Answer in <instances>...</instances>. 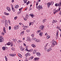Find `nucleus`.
Returning <instances> with one entry per match:
<instances>
[{
	"label": "nucleus",
	"mask_w": 61,
	"mask_h": 61,
	"mask_svg": "<svg viewBox=\"0 0 61 61\" xmlns=\"http://www.w3.org/2000/svg\"><path fill=\"white\" fill-rule=\"evenodd\" d=\"M57 44L56 43V41H55L54 40H52V44H51V46L52 47H54L55 45H56Z\"/></svg>",
	"instance_id": "nucleus-1"
},
{
	"label": "nucleus",
	"mask_w": 61,
	"mask_h": 61,
	"mask_svg": "<svg viewBox=\"0 0 61 61\" xmlns=\"http://www.w3.org/2000/svg\"><path fill=\"white\" fill-rule=\"evenodd\" d=\"M32 40H35L36 42H41V40H40L39 39L37 40L36 38H32Z\"/></svg>",
	"instance_id": "nucleus-2"
},
{
	"label": "nucleus",
	"mask_w": 61,
	"mask_h": 61,
	"mask_svg": "<svg viewBox=\"0 0 61 61\" xmlns=\"http://www.w3.org/2000/svg\"><path fill=\"white\" fill-rule=\"evenodd\" d=\"M48 44V43H47L46 46H45L44 47V49L45 50V51H47V46Z\"/></svg>",
	"instance_id": "nucleus-3"
},
{
	"label": "nucleus",
	"mask_w": 61,
	"mask_h": 61,
	"mask_svg": "<svg viewBox=\"0 0 61 61\" xmlns=\"http://www.w3.org/2000/svg\"><path fill=\"white\" fill-rule=\"evenodd\" d=\"M19 26L18 25H16L14 26V29L15 30H17L18 29H19Z\"/></svg>",
	"instance_id": "nucleus-4"
},
{
	"label": "nucleus",
	"mask_w": 61,
	"mask_h": 61,
	"mask_svg": "<svg viewBox=\"0 0 61 61\" xmlns=\"http://www.w3.org/2000/svg\"><path fill=\"white\" fill-rule=\"evenodd\" d=\"M4 39H3V37L2 36H0V43L1 42H2V41H4Z\"/></svg>",
	"instance_id": "nucleus-5"
},
{
	"label": "nucleus",
	"mask_w": 61,
	"mask_h": 61,
	"mask_svg": "<svg viewBox=\"0 0 61 61\" xmlns=\"http://www.w3.org/2000/svg\"><path fill=\"white\" fill-rule=\"evenodd\" d=\"M44 28V26L43 25H41L39 27V29L43 30V29Z\"/></svg>",
	"instance_id": "nucleus-6"
},
{
	"label": "nucleus",
	"mask_w": 61,
	"mask_h": 61,
	"mask_svg": "<svg viewBox=\"0 0 61 61\" xmlns=\"http://www.w3.org/2000/svg\"><path fill=\"white\" fill-rule=\"evenodd\" d=\"M38 9L39 10V11H40V9H43V8H42V6L41 5L40 6L39 5L38 7Z\"/></svg>",
	"instance_id": "nucleus-7"
},
{
	"label": "nucleus",
	"mask_w": 61,
	"mask_h": 61,
	"mask_svg": "<svg viewBox=\"0 0 61 61\" xmlns=\"http://www.w3.org/2000/svg\"><path fill=\"white\" fill-rule=\"evenodd\" d=\"M25 50L27 51L28 52H32V51H33V49H31L30 50H27V47H26Z\"/></svg>",
	"instance_id": "nucleus-8"
},
{
	"label": "nucleus",
	"mask_w": 61,
	"mask_h": 61,
	"mask_svg": "<svg viewBox=\"0 0 61 61\" xmlns=\"http://www.w3.org/2000/svg\"><path fill=\"white\" fill-rule=\"evenodd\" d=\"M27 39L28 41H29V42H30L31 41V40H30L31 39L28 36L27 37Z\"/></svg>",
	"instance_id": "nucleus-9"
},
{
	"label": "nucleus",
	"mask_w": 61,
	"mask_h": 61,
	"mask_svg": "<svg viewBox=\"0 0 61 61\" xmlns=\"http://www.w3.org/2000/svg\"><path fill=\"white\" fill-rule=\"evenodd\" d=\"M58 6L59 7V8L61 7V0L60 1V2L58 4Z\"/></svg>",
	"instance_id": "nucleus-10"
},
{
	"label": "nucleus",
	"mask_w": 61,
	"mask_h": 61,
	"mask_svg": "<svg viewBox=\"0 0 61 61\" xmlns=\"http://www.w3.org/2000/svg\"><path fill=\"white\" fill-rule=\"evenodd\" d=\"M6 8L8 11H11V9L9 7H7Z\"/></svg>",
	"instance_id": "nucleus-11"
},
{
	"label": "nucleus",
	"mask_w": 61,
	"mask_h": 61,
	"mask_svg": "<svg viewBox=\"0 0 61 61\" xmlns=\"http://www.w3.org/2000/svg\"><path fill=\"white\" fill-rule=\"evenodd\" d=\"M25 55V56L27 57L28 56H30V54L29 53H28L26 54Z\"/></svg>",
	"instance_id": "nucleus-12"
},
{
	"label": "nucleus",
	"mask_w": 61,
	"mask_h": 61,
	"mask_svg": "<svg viewBox=\"0 0 61 61\" xmlns=\"http://www.w3.org/2000/svg\"><path fill=\"white\" fill-rule=\"evenodd\" d=\"M58 30H57L56 36V39H57V38H58Z\"/></svg>",
	"instance_id": "nucleus-13"
},
{
	"label": "nucleus",
	"mask_w": 61,
	"mask_h": 61,
	"mask_svg": "<svg viewBox=\"0 0 61 61\" xmlns=\"http://www.w3.org/2000/svg\"><path fill=\"white\" fill-rule=\"evenodd\" d=\"M20 50L21 51H24V49H24V48H23V47H22V46H20Z\"/></svg>",
	"instance_id": "nucleus-14"
},
{
	"label": "nucleus",
	"mask_w": 61,
	"mask_h": 61,
	"mask_svg": "<svg viewBox=\"0 0 61 61\" xmlns=\"http://www.w3.org/2000/svg\"><path fill=\"white\" fill-rule=\"evenodd\" d=\"M36 54L38 56H41V54L39 52H37L36 53Z\"/></svg>",
	"instance_id": "nucleus-15"
},
{
	"label": "nucleus",
	"mask_w": 61,
	"mask_h": 61,
	"mask_svg": "<svg viewBox=\"0 0 61 61\" xmlns=\"http://www.w3.org/2000/svg\"><path fill=\"white\" fill-rule=\"evenodd\" d=\"M53 14L54 15H55L56 13H57L56 12V10H55V9H54L53 10Z\"/></svg>",
	"instance_id": "nucleus-16"
},
{
	"label": "nucleus",
	"mask_w": 61,
	"mask_h": 61,
	"mask_svg": "<svg viewBox=\"0 0 61 61\" xmlns=\"http://www.w3.org/2000/svg\"><path fill=\"white\" fill-rule=\"evenodd\" d=\"M47 5H48V7L49 8L50 7V5H51V4H50V3H48L47 4Z\"/></svg>",
	"instance_id": "nucleus-17"
},
{
	"label": "nucleus",
	"mask_w": 61,
	"mask_h": 61,
	"mask_svg": "<svg viewBox=\"0 0 61 61\" xmlns=\"http://www.w3.org/2000/svg\"><path fill=\"white\" fill-rule=\"evenodd\" d=\"M3 31L5 33H6V30H5V27H3Z\"/></svg>",
	"instance_id": "nucleus-18"
},
{
	"label": "nucleus",
	"mask_w": 61,
	"mask_h": 61,
	"mask_svg": "<svg viewBox=\"0 0 61 61\" xmlns=\"http://www.w3.org/2000/svg\"><path fill=\"white\" fill-rule=\"evenodd\" d=\"M31 46L33 48L36 47V46L33 44H31Z\"/></svg>",
	"instance_id": "nucleus-19"
},
{
	"label": "nucleus",
	"mask_w": 61,
	"mask_h": 61,
	"mask_svg": "<svg viewBox=\"0 0 61 61\" xmlns=\"http://www.w3.org/2000/svg\"><path fill=\"white\" fill-rule=\"evenodd\" d=\"M46 19H44L42 21V23H45V22H46Z\"/></svg>",
	"instance_id": "nucleus-20"
},
{
	"label": "nucleus",
	"mask_w": 61,
	"mask_h": 61,
	"mask_svg": "<svg viewBox=\"0 0 61 61\" xmlns=\"http://www.w3.org/2000/svg\"><path fill=\"white\" fill-rule=\"evenodd\" d=\"M52 49L50 48L48 49L47 50V51L50 52V51H51V50H52Z\"/></svg>",
	"instance_id": "nucleus-21"
},
{
	"label": "nucleus",
	"mask_w": 61,
	"mask_h": 61,
	"mask_svg": "<svg viewBox=\"0 0 61 61\" xmlns=\"http://www.w3.org/2000/svg\"><path fill=\"white\" fill-rule=\"evenodd\" d=\"M18 55L20 57H22V55H21V54H19V53H18Z\"/></svg>",
	"instance_id": "nucleus-22"
},
{
	"label": "nucleus",
	"mask_w": 61,
	"mask_h": 61,
	"mask_svg": "<svg viewBox=\"0 0 61 61\" xmlns=\"http://www.w3.org/2000/svg\"><path fill=\"white\" fill-rule=\"evenodd\" d=\"M34 24V22H30L29 23V26H30V25H32Z\"/></svg>",
	"instance_id": "nucleus-23"
},
{
	"label": "nucleus",
	"mask_w": 61,
	"mask_h": 61,
	"mask_svg": "<svg viewBox=\"0 0 61 61\" xmlns=\"http://www.w3.org/2000/svg\"><path fill=\"white\" fill-rule=\"evenodd\" d=\"M61 9V8L60 7H59V8L57 10H56V12H58V11H60V10Z\"/></svg>",
	"instance_id": "nucleus-24"
},
{
	"label": "nucleus",
	"mask_w": 61,
	"mask_h": 61,
	"mask_svg": "<svg viewBox=\"0 0 61 61\" xmlns=\"http://www.w3.org/2000/svg\"><path fill=\"white\" fill-rule=\"evenodd\" d=\"M4 14L5 15H9V13H7L6 12H4Z\"/></svg>",
	"instance_id": "nucleus-25"
},
{
	"label": "nucleus",
	"mask_w": 61,
	"mask_h": 61,
	"mask_svg": "<svg viewBox=\"0 0 61 61\" xmlns=\"http://www.w3.org/2000/svg\"><path fill=\"white\" fill-rule=\"evenodd\" d=\"M13 5H11V8H12V10H13V12H15V10L14 9V8H13Z\"/></svg>",
	"instance_id": "nucleus-26"
},
{
	"label": "nucleus",
	"mask_w": 61,
	"mask_h": 61,
	"mask_svg": "<svg viewBox=\"0 0 61 61\" xmlns=\"http://www.w3.org/2000/svg\"><path fill=\"white\" fill-rule=\"evenodd\" d=\"M24 32H21V33H20V35L21 36H22L23 35V34H24Z\"/></svg>",
	"instance_id": "nucleus-27"
},
{
	"label": "nucleus",
	"mask_w": 61,
	"mask_h": 61,
	"mask_svg": "<svg viewBox=\"0 0 61 61\" xmlns=\"http://www.w3.org/2000/svg\"><path fill=\"white\" fill-rule=\"evenodd\" d=\"M15 8L16 9L18 8L19 7V5H17L15 6Z\"/></svg>",
	"instance_id": "nucleus-28"
},
{
	"label": "nucleus",
	"mask_w": 61,
	"mask_h": 61,
	"mask_svg": "<svg viewBox=\"0 0 61 61\" xmlns=\"http://www.w3.org/2000/svg\"><path fill=\"white\" fill-rule=\"evenodd\" d=\"M30 16H31V17H32V18H33V17H34V16H35L34 15H32V14H30Z\"/></svg>",
	"instance_id": "nucleus-29"
},
{
	"label": "nucleus",
	"mask_w": 61,
	"mask_h": 61,
	"mask_svg": "<svg viewBox=\"0 0 61 61\" xmlns=\"http://www.w3.org/2000/svg\"><path fill=\"white\" fill-rule=\"evenodd\" d=\"M50 4L51 5H53L54 4V2L53 1H51V2Z\"/></svg>",
	"instance_id": "nucleus-30"
},
{
	"label": "nucleus",
	"mask_w": 61,
	"mask_h": 61,
	"mask_svg": "<svg viewBox=\"0 0 61 61\" xmlns=\"http://www.w3.org/2000/svg\"><path fill=\"white\" fill-rule=\"evenodd\" d=\"M40 32H41V30H39L37 31L36 33H39Z\"/></svg>",
	"instance_id": "nucleus-31"
},
{
	"label": "nucleus",
	"mask_w": 61,
	"mask_h": 61,
	"mask_svg": "<svg viewBox=\"0 0 61 61\" xmlns=\"http://www.w3.org/2000/svg\"><path fill=\"white\" fill-rule=\"evenodd\" d=\"M5 25L6 27H8V24H5Z\"/></svg>",
	"instance_id": "nucleus-32"
},
{
	"label": "nucleus",
	"mask_w": 61,
	"mask_h": 61,
	"mask_svg": "<svg viewBox=\"0 0 61 61\" xmlns=\"http://www.w3.org/2000/svg\"><path fill=\"white\" fill-rule=\"evenodd\" d=\"M35 60H38L39 59V58H35Z\"/></svg>",
	"instance_id": "nucleus-33"
},
{
	"label": "nucleus",
	"mask_w": 61,
	"mask_h": 61,
	"mask_svg": "<svg viewBox=\"0 0 61 61\" xmlns=\"http://www.w3.org/2000/svg\"><path fill=\"white\" fill-rule=\"evenodd\" d=\"M36 50H34L33 51V54H35V53H36Z\"/></svg>",
	"instance_id": "nucleus-34"
},
{
	"label": "nucleus",
	"mask_w": 61,
	"mask_h": 61,
	"mask_svg": "<svg viewBox=\"0 0 61 61\" xmlns=\"http://www.w3.org/2000/svg\"><path fill=\"white\" fill-rule=\"evenodd\" d=\"M50 37V36H47V39H49Z\"/></svg>",
	"instance_id": "nucleus-35"
},
{
	"label": "nucleus",
	"mask_w": 61,
	"mask_h": 61,
	"mask_svg": "<svg viewBox=\"0 0 61 61\" xmlns=\"http://www.w3.org/2000/svg\"><path fill=\"white\" fill-rule=\"evenodd\" d=\"M33 58V56H32L30 58V60H32V59Z\"/></svg>",
	"instance_id": "nucleus-36"
},
{
	"label": "nucleus",
	"mask_w": 61,
	"mask_h": 61,
	"mask_svg": "<svg viewBox=\"0 0 61 61\" xmlns=\"http://www.w3.org/2000/svg\"><path fill=\"white\" fill-rule=\"evenodd\" d=\"M4 34H5V33H4V32H2L1 33V35L2 36H4Z\"/></svg>",
	"instance_id": "nucleus-37"
},
{
	"label": "nucleus",
	"mask_w": 61,
	"mask_h": 61,
	"mask_svg": "<svg viewBox=\"0 0 61 61\" xmlns=\"http://www.w3.org/2000/svg\"><path fill=\"white\" fill-rule=\"evenodd\" d=\"M10 42H9L7 44V45L8 46H9L10 45Z\"/></svg>",
	"instance_id": "nucleus-38"
},
{
	"label": "nucleus",
	"mask_w": 61,
	"mask_h": 61,
	"mask_svg": "<svg viewBox=\"0 0 61 61\" xmlns=\"http://www.w3.org/2000/svg\"><path fill=\"white\" fill-rule=\"evenodd\" d=\"M24 3H26L27 2V0H24Z\"/></svg>",
	"instance_id": "nucleus-39"
},
{
	"label": "nucleus",
	"mask_w": 61,
	"mask_h": 61,
	"mask_svg": "<svg viewBox=\"0 0 61 61\" xmlns=\"http://www.w3.org/2000/svg\"><path fill=\"white\" fill-rule=\"evenodd\" d=\"M2 49H3V50L4 51L5 50V47H3L2 48Z\"/></svg>",
	"instance_id": "nucleus-40"
},
{
	"label": "nucleus",
	"mask_w": 61,
	"mask_h": 61,
	"mask_svg": "<svg viewBox=\"0 0 61 61\" xmlns=\"http://www.w3.org/2000/svg\"><path fill=\"white\" fill-rule=\"evenodd\" d=\"M56 22V21H55V20H53L52 22L53 23H55Z\"/></svg>",
	"instance_id": "nucleus-41"
},
{
	"label": "nucleus",
	"mask_w": 61,
	"mask_h": 61,
	"mask_svg": "<svg viewBox=\"0 0 61 61\" xmlns=\"http://www.w3.org/2000/svg\"><path fill=\"white\" fill-rule=\"evenodd\" d=\"M11 50H13V51H14V50H15V48H12Z\"/></svg>",
	"instance_id": "nucleus-42"
},
{
	"label": "nucleus",
	"mask_w": 61,
	"mask_h": 61,
	"mask_svg": "<svg viewBox=\"0 0 61 61\" xmlns=\"http://www.w3.org/2000/svg\"><path fill=\"white\" fill-rule=\"evenodd\" d=\"M5 58L6 61H7V57H6V56H5Z\"/></svg>",
	"instance_id": "nucleus-43"
},
{
	"label": "nucleus",
	"mask_w": 61,
	"mask_h": 61,
	"mask_svg": "<svg viewBox=\"0 0 61 61\" xmlns=\"http://www.w3.org/2000/svg\"><path fill=\"white\" fill-rule=\"evenodd\" d=\"M55 5L56 6H58V3H56V4H55Z\"/></svg>",
	"instance_id": "nucleus-44"
},
{
	"label": "nucleus",
	"mask_w": 61,
	"mask_h": 61,
	"mask_svg": "<svg viewBox=\"0 0 61 61\" xmlns=\"http://www.w3.org/2000/svg\"><path fill=\"white\" fill-rule=\"evenodd\" d=\"M12 40L14 41V42H15V41H17V40L16 39H13Z\"/></svg>",
	"instance_id": "nucleus-45"
},
{
	"label": "nucleus",
	"mask_w": 61,
	"mask_h": 61,
	"mask_svg": "<svg viewBox=\"0 0 61 61\" xmlns=\"http://www.w3.org/2000/svg\"><path fill=\"white\" fill-rule=\"evenodd\" d=\"M19 25H24L23 24H22V23H19Z\"/></svg>",
	"instance_id": "nucleus-46"
},
{
	"label": "nucleus",
	"mask_w": 61,
	"mask_h": 61,
	"mask_svg": "<svg viewBox=\"0 0 61 61\" xmlns=\"http://www.w3.org/2000/svg\"><path fill=\"white\" fill-rule=\"evenodd\" d=\"M13 43H11L10 46L11 47L13 46Z\"/></svg>",
	"instance_id": "nucleus-47"
},
{
	"label": "nucleus",
	"mask_w": 61,
	"mask_h": 61,
	"mask_svg": "<svg viewBox=\"0 0 61 61\" xmlns=\"http://www.w3.org/2000/svg\"><path fill=\"white\" fill-rule=\"evenodd\" d=\"M8 22L9 24L10 25H11V22H10V20H8Z\"/></svg>",
	"instance_id": "nucleus-48"
},
{
	"label": "nucleus",
	"mask_w": 61,
	"mask_h": 61,
	"mask_svg": "<svg viewBox=\"0 0 61 61\" xmlns=\"http://www.w3.org/2000/svg\"><path fill=\"white\" fill-rule=\"evenodd\" d=\"M26 31L27 32H30V30H26Z\"/></svg>",
	"instance_id": "nucleus-49"
},
{
	"label": "nucleus",
	"mask_w": 61,
	"mask_h": 61,
	"mask_svg": "<svg viewBox=\"0 0 61 61\" xmlns=\"http://www.w3.org/2000/svg\"><path fill=\"white\" fill-rule=\"evenodd\" d=\"M5 24H7V23H8V22H7V21L6 20L5 22Z\"/></svg>",
	"instance_id": "nucleus-50"
},
{
	"label": "nucleus",
	"mask_w": 61,
	"mask_h": 61,
	"mask_svg": "<svg viewBox=\"0 0 61 61\" xmlns=\"http://www.w3.org/2000/svg\"><path fill=\"white\" fill-rule=\"evenodd\" d=\"M6 21V20L5 19H4V20H3V22H5V21Z\"/></svg>",
	"instance_id": "nucleus-51"
},
{
	"label": "nucleus",
	"mask_w": 61,
	"mask_h": 61,
	"mask_svg": "<svg viewBox=\"0 0 61 61\" xmlns=\"http://www.w3.org/2000/svg\"><path fill=\"white\" fill-rule=\"evenodd\" d=\"M9 30H11V27L10 26L9 27Z\"/></svg>",
	"instance_id": "nucleus-52"
},
{
	"label": "nucleus",
	"mask_w": 61,
	"mask_h": 61,
	"mask_svg": "<svg viewBox=\"0 0 61 61\" xmlns=\"http://www.w3.org/2000/svg\"><path fill=\"white\" fill-rule=\"evenodd\" d=\"M17 18V17H14V20H16V18Z\"/></svg>",
	"instance_id": "nucleus-53"
},
{
	"label": "nucleus",
	"mask_w": 61,
	"mask_h": 61,
	"mask_svg": "<svg viewBox=\"0 0 61 61\" xmlns=\"http://www.w3.org/2000/svg\"><path fill=\"white\" fill-rule=\"evenodd\" d=\"M11 2L12 3H14V0H11Z\"/></svg>",
	"instance_id": "nucleus-54"
},
{
	"label": "nucleus",
	"mask_w": 61,
	"mask_h": 61,
	"mask_svg": "<svg viewBox=\"0 0 61 61\" xmlns=\"http://www.w3.org/2000/svg\"><path fill=\"white\" fill-rule=\"evenodd\" d=\"M23 44L24 46H26V45L25 44V43H23Z\"/></svg>",
	"instance_id": "nucleus-55"
},
{
	"label": "nucleus",
	"mask_w": 61,
	"mask_h": 61,
	"mask_svg": "<svg viewBox=\"0 0 61 61\" xmlns=\"http://www.w3.org/2000/svg\"><path fill=\"white\" fill-rule=\"evenodd\" d=\"M39 34H41V35H43V33L41 32L39 33Z\"/></svg>",
	"instance_id": "nucleus-56"
},
{
	"label": "nucleus",
	"mask_w": 61,
	"mask_h": 61,
	"mask_svg": "<svg viewBox=\"0 0 61 61\" xmlns=\"http://www.w3.org/2000/svg\"><path fill=\"white\" fill-rule=\"evenodd\" d=\"M18 41H20V43H21V42H22V41L19 40Z\"/></svg>",
	"instance_id": "nucleus-57"
},
{
	"label": "nucleus",
	"mask_w": 61,
	"mask_h": 61,
	"mask_svg": "<svg viewBox=\"0 0 61 61\" xmlns=\"http://www.w3.org/2000/svg\"><path fill=\"white\" fill-rule=\"evenodd\" d=\"M34 35L33 34H32L31 35V36L33 37H34Z\"/></svg>",
	"instance_id": "nucleus-58"
},
{
	"label": "nucleus",
	"mask_w": 61,
	"mask_h": 61,
	"mask_svg": "<svg viewBox=\"0 0 61 61\" xmlns=\"http://www.w3.org/2000/svg\"><path fill=\"white\" fill-rule=\"evenodd\" d=\"M39 35H40V36H42V35H42L41 34H39Z\"/></svg>",
	"instance_id": "nucleus-59"
},
{
	"label": "nucleus",
	"mask_w": 61,
	"mask_h": 61,
	"mask_svg": "<svg viewBox=\"0 0 61 61\" xmlns=\"http://www.w3.org/2000/svg\"><path fill=\"white\" fill-rule=\"evenodd\" d=\"M25 27H26V28H28V26H25Z\"/></svg>",
	"instance_id": "nucleus-60"
},
{
	"label": "nucleus",
	"mask_w": 61,
	"mask_h": 61,
	"mask_svg": "<svg viewBox=\"0 0 61 61\" xmlns=\"http://www.w3.org/2000/svg\"><path fill=\"white\" fill-rule=\"evenodd\" d=\"M24 20L25 21H26V20H26V19L25 18L24 19Z\"/></svg>",
	"instance_id": "nucleus-61"
},
{
	"label": "nucleus",
	"mask_w": 61,
	"mask_h": 61,
	"mask_svg": "<svg viewBox=\"0 0 61 61\" xmlns=\"http://www.w3.org/2000/svg\"><path fill=\"white\" fill-rule=\"evenodd\" d=\"M4 16H2V18H4Z\"/></svg>",
	"instance_id": "nucleus-62"
},
{
	"label": "nucleus",
	"mask_w": 61,
	"mask_h": 61,
	"mask_svg": "<svg viewBox=\"0 0 61 61\" xmlns=\"http://www.w3.org/2000/svg\"><path fill=\"white\" fill-rule=\"evenodd\" d=\"M27 3H28V4H30V1H28V2H27Z\"/></svg>",
	"instance_id": "nucleus-63"
},
{
	"label": "nucleus",
	"mask_w": 61,
	"mask_h": 61,
	"mask_svg": "<svg viewBox=\"0 0 61 61\" xmlns=\"http://www.w3.org/2000/svg\"><path fill=\"white\" fill-rule=\"evenodd\" d=\"M24 61H28V60H27V59H26Z\"/></svg>",
	"instance_id": "nucleus-64"
}]
</instances>
